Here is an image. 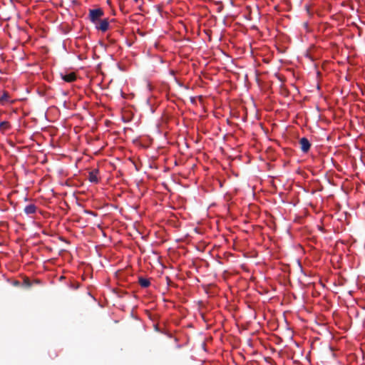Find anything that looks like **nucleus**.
<instances>
[{
	"instance_id": "obj_10",
	"label": "nucleus",
	"mask_w": 365,
	"mask_h": 365,
	"mask_svg": "<svg viewBox=\"0 0 365 365\" xmlns=\"http://www.w3.org/2000/svg\"><path fill=\"white\" fill-rule=\"evenodd\" d=\"M192 102L197 104V101H199L200 105L202 106L203 109L205 108V104H204V97L202 96H199L195 98H192L191 99Z\"/></svg>"
},
{
	"instance_id": "obj_5",
	"label": "nucleus",
	"mask_w": 365,
	"mask_h": 365,
	"mask_svg": "<svg viewBox=\"0 0 365 365\" xmlns=\"http://www.w3.org/2000/svg\"><path fill=\"white\" fill-rule=\"evenodd\" d=\"M98 170H93L88 173V180L91 182L98 183Z\"/></svg>"
},
{
	"instance_id": "obj_6",
	"label": "nucleus",
	"mask_w": 365,
	"mask_h": 365,
	"mask_svg": "<svg viewBox=\"0 0 365 365\" xmlns=\"http://www.w3.org/2000/svg\"><path fill=\"white\" fill-rule=\"evenodd\" d=\"M37 207L34 204H29L24 207V212L26 215L34 214Z\"/></svg>"
},
{
	"instance_id": "obj_1",
	"label": "nucleus",
	"mask_w": 365,
	"mask_h": 365,
	"mask_svg": "<svg viewBox=\"0 0 365 365\" xmlns=\"http://www.w3.org/2000/svg\"><path fill=\"white\" fill-rule=\"evenodd\" d=\"M103 14V11L101 8L89 10V19L93 23H96L97 21L100 20Z\"/></svg>"
},
{
	"instance_id": "obj_13",
	"label": "nucleus",
	"mask_w": 365,
	"mask_h": 365,
	"mask_svg": "<svg viewBox=\"0 0 365 365\" xmlns=\"http://www.w3.org/2000/svg\"><path fill=\"white\" fill-rule=\"evenodd\" d=\"M201 317L204 321H205V315L204 313H201Z\"/></svg>"
},
{
	"instance_id": "obj_2",
	"label": "nucleus",
	"mask_w": 365,
	"mask_h": 365,
	"mask_svg": "<svg viewBox=\"0 0 365 365\" xmlns=\"http://www.w3.org/2000/svg\"><path fill=\"white\" fill-rule=\"evenodd\" d=\"M299 145L302 151L304 153H307L311 147V143L307 138H302L299 140Z\"/></svg>"
},
{
	"instance_id": "obj_16",
	"label": "nucleus",
	"mask_w": 365,
	"mask_h": 365,
	"mask_svg": "<svg viewBox=\"0 0 365 365\" xmlns=\"http://www.w3.org/2000/svg\"><path fill=\"white\" fill-rule=\"evenodd\" d=\"M296 344H297V346L299 347L300 344L297 343Z\"/></svg>"
},
{
	"instance_id": "obj_11",
	"label": "nucleus",
	"mask_w": 365,
	"mask_h": 365,
	"mask_svg": "<svg viewBox=\"0 0 365 365\" xmlns=\"http://www.w3.org/2000/svg\"><path fill=\"white\" fill-rule=\"evenodd\" d=\"M31 285H32V283L30 281V279L28 277H25L24 279L23 282H22V286L26 287V288H29V287H31Z\"/></svg>"
},
{
	"instance_id": "obj_14",
	"label": "nucleus",
	"mask_w": 365,
	"mask_h": 365,
	"mask_svg": "<svg viewBox=\"0 0 365 365\" xmlns=\"http://www.w3.org/2000/svg\"><path fill=\"white\" fill-rule=\"evenodd\" d=\"M202 349H203L204 350H205V343H203V344H202Z\"/></svg>"
},
{
	"instance_id": "obj_3",
	"label": "nucleus",
	"mask_w": 365,
	"mask_h": 365,
	"mask_svg": "<svg viewBox=\"0 0 365 365\" xmlns=\"http://www.w3.org/2000/svg\"><path fill=\"white\" fill-rule=\"evenodd\" d=\"M61 76L63 81L68 83L73 82L76 79V75L73 72L69 73L68 74L61 73Z\"/></svg>"
},
{
	"instance_id": "obj_9",
	"label": "nucleus",
	"mask_w": 365,
	"mask_h": 365,
	"mask_svg": "<svg viewBox=\"0 0 365 365\" xmlns=\"http://www.w3.org/2000/svg\"><path fill=\"white\" fill-rule=\"evenodd\" d=\"M11 128V125L8 121H2L0 123V131L5 132Z\"/></svg>"
},
{
	"instance_id": "obj_12",
	"label": "nucleus",
	"mask_w": 365,
	"mask_h": 365,
	"mask_svg": "<svg viewBox=\"0 0 365 365\" xmlns=\"http://www.w3.org/2000/svg\"><path fill=\"white\" fill-rule=\"evenodd\" d=\"M13 284L14 286L18 287V286H19L21 284V282L19 281L16 280V281L14 282Z\"/></svg>"
},
{
	"instance_id": "obj_8",
	"label": "nucleus",
	"mask_w": 365,
	"mask_h": 365,
	"mask_svg": "<svg viewBox=\"0 0 365 365\" xmlns=\"http://www.w3.org/2000/svg\"><path fill=\"white\" fill-rule=\"evenodd\" d=\"M138 282L140 285L143 288L148 287L150 284V280L143 277H139Z\"/></svg>"
},
{
	"instance_id": "obj_4",
	"label": "nucleus",
	"mask_w": 365,
	"mask_h": 365,
	"mask_svg": "<svg viewBox=\"0 0 365 365\" xmlns=\"http://www.w3.org/2000/svg\"><path fill=\"white\" fill-rule=\"evenodd\" d=\"M109 27V22L108 19H103L100 21L99 25L96 26V29L103 32L106 31Z\"/></svg>"
},
{
	"instance_id": "obj_17",
	"label": "nucleus",
	"mask_w": 365,
	"mask_h": 365,
	"mask_svg": "<svg viewBox=\"0 0 365 365\" xmlns=\"http://www.w3.org/2000/svg\"><path fill=\"white\" fill-rule=\"evenodd\" d=\"M135 2H138L139 0H134Z\"/></svg>"
},
{
	"instance_id": "obj_15",
	"label": "nucleus",
	"mask_w": 365,
	"mask_h": 365,
	"mask_svg": "<svg viewBox=\"0 0 365 365\" xmlns=\"http://www.w3.org/2000/svg\"><path fill=\"white\" fill-rule=\"evenodd\" d=\"M201 26H202V25H200V27H201ZM202 29V31L204 33H205V28H204V29Z\"/></svg>"
},
{
	"instance_id": "obj_7",
	"label": "nucleus",
	"mask_w": 365,
	"mask_h": 365,
	"mask_svg": "<svg viewBox=\"0 0 365 365\" xmlns=\"http://www.w3.org/2000/svg\"><path fill=\"white\" fill-rule=\"evenodd\" d=\"M9 101V95L8 92L0 93V104L4 105Z\"/></svg>"
}]
</instances>
